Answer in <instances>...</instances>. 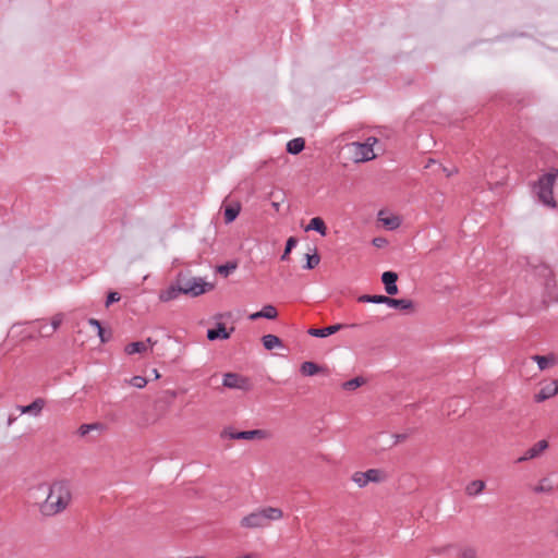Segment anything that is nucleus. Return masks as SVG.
<instances>
[{"label": "nucleus", "mask_w": 558, "mask_h": 558, "mask_svg": "<svg viewBox=\"0 0 558 558\" xmlns=\"http://www.w3.org/2000/svg\"><path fill=\"white\" fill-rule=\"evenodd\" d=\"M484 488H485V483L481 480H475V481H472L466 486V493L470 496H475V495L481 494L484 490Z\"/></svg>", "instance_id": "393cba45"}, {"label": "nucleus", "mask_w": 558, "mask_h": 558, "mask_svg": "<svg viewBox=\"0 0 558 558\" xmlns=\"http://www.w3.org/2000/svg\"><path fill=\"white\" fill-rule=\"evenodd\" d=\"M182 292L179 289L175 280L165 290H162L159 294V299L162 302H169L171 300L177 299Z\"/></svg>", "instance_id": "2eb2a0df"}, {"label": "nucleus", "mask_w": 558, "mask_h": 558, "mask_svg": "<svg viewBox=\"0 0 558 558\" xmlns=\"http://www.w3.org/2000/svg\"><path fill=\"white\" fill-rule=\"evenodd\" d=\"M175 282L179 286L182 294L190 296H198L204 294L206 291L214 289V284L206 282L199 277H190L187 274L180 271L175 278Z\"/></svg>", "instance_id": "7ed1b4c3"}, {"label": "nucleus", "mask_w": 558, "mask_h": 558, "mask_svg": "<svg viewBox=\"0 0 558 558\" xmlns=\"http://www.w3.org/2000/svg\"><path fill=\"white\" fill-rule=\"evenodd\" d=\"M383 478V472L378 469H369L366 472H355L352 475V481L357 484L359 487H364L369 482L379 483Z\"/></svg>", "instance_id": "6e6552de"}, {"label": "nucleus", "mask_w": 558, "mask_h": 558, "mask_svg": "<svg viewBox=\"0 0 558 558\" xmlns=\"http://www.w3.org/2000/svg\"><path fill=\"white\" fill-rule=\"evenodd\" d=\"M283 515L282 510L274 507H266L245 515L241 520V526L246 529L264 527L270 521L279 520Z\"/></svg>", "instance_id": "f03ea898"}, {"label": "nucleus", "mask_w": 558, "mask_h": 558, "mask_svg": "<svg viewBox=\"0 0 558 558\" xmlns=\"http://www.w3.org/2000/svg\"><path fill=\"white\" fill-rule=\"evenodd\" d=\"M398 274L391 270L385 271L381 275V282L384 283L385 291L388 295H396L399 292L398 286Z\"/></svg>", "instance_id": "9d476101"}, {"label": "nucleus", "mask_w": 558, "mask_h": 558, "mask_svg": "<svg viewBox=\"0 0 558 558\" xmlns=\"http://www.w3.org/2000/svg\"><path fill=\"white\" fill-rule=\"evenodd\" d=\"M236 263L228 262L223 265L217 267V272L220 275L228 277L233 270L236 269Z\"/></svg>", "instance_id": "7c9ffc66"}, {"label": "nucleus", "mask_w": 558, "mask_h": 558, "mask_svg": "<svg viewBox=\"0 0 558 558\" xmlns=\"http://www.w3.org/2000/svg\"><path fill=\"white\" fill-rule=\"evenodd\" d=\"M106 428L105 424L100 422H95L90 424H82L77 429V435L81 437H85L92 432L101 433Z\"/></svg>", "instance_id": "dca6fc26"}, {"label": "nucleus", "mask_w": 558, "mask_h": 558, "mask_svg": "<svg viewBox=\"0 0 558 558\" xmlns=\"http://www.w3.org/2000/svg\"><path fill=\"white\" fill-rule=\"evenodd\" d=\"M241 210V206L239 203L230 204L225 207L223 217L226 223H230L236 219Z\"/></svg>", "instance_id": "aec40b11"}, {"label": "nucleus", "mask_w": 558, "mask_h": 558, "mask_svg": "<svg viewBox=\"0 0 558 558\" xmlns=\"http://www.w3.org/2000/svg\"><path fill=\"white\" fill-rule=\"evenodd\" d=\"M222 385L230 389H239L243 391H248L252 389L250 378L238 373H226L223 375Z\"/></svg>", "instance_id": "423d86ee"}, {"label": "nucleus", "mask_w": 558, "mask_h": 558, "mask_svg": "<svg viewBox=\"0 0 558 558\" xmlns=\"http://www.w3.org/2000/svg\"><path fill=\"white\" fill-rule=\"evenodd\" d=\"M376 299H378V294H362L357 298L359 302L362 303H375L377 304Z\"/></svg>", "instance_id": "e433bc0d"}, {"label": "nucleus", "mask_w": 558, "mask_h": 558, "mask_svg": "<svg viewBox=\"0 0 558 558\" xmlns=\"http://www.w3.org/2000/svg\"><path fill=\"white\" fill-rule=\"evenodd\" d=\"M234 330L233 327L228 331L225 324L218 323L215 328H210L207 330V338L210 341L221 339L227 340L230 338L231 332Z\"/></svg>", "instance_id": "f8f14e48"}, {"label": "nucleus", "mask_w": 558, "mask_h": 558, "mask_svg": "<svg viewBox=\"0 0 558 558\" xmlns=\"http://www.w3.org/2000/svg\"><path fill=\"white\" fill-rule=\"evenodd\" d=\"M306 231H316L322 235H326L327 227L320 217H314L305 228Z\"/></svg>", "instance_id": "a211bd4d"}, {"label": "nucleus", "mask_w": 558, "mask_h": 558, "mask_svg": "<svg viewBox=\"0 0 558 558\" xmlns=\"http://www.w3.org/2000/svg\"><path fill=\"white\" fill-rule=\"evenodd\" d=\"M389 230H395L400 226V220L398 217H390L386 219H380Z\"/></svg>", "instance_id": "473e14b6"}, {"label": "nucleus", "mask_w": 558, "mask_h": 558, "mask_svg": "<svg viewBox=\"0 0 558 558\" xmlns=\"http://www.w3.org/2000/svg\"><path fill=\"white\" fill-rule=\"evenodd\" d=\"M15 421V417L10 416L8 420V425H11Z\"/></svg>", "instance_id": "de8ad7c7"}, {"label": "nucleus", "mask_w": 558, "mask_h": 558, "mask_svg": "<svg viewBox=\"0 0 558 558\" xmlns=\"http://www.w3.org/2000/svg\"><path fill=\"white\" fill-rule=\"evenodd\" d=\"M130 384L136 388H144L147 385V379L143 376H133Z\"/></svg>", "instance_id": "72a5a7b5"}, {"label": "nucleus", "mask_w": 558, "mask_h": 558, "mask_svg": "<svg viewBox=\"0 0 558 558\" xmlns=\"http://www.w3.org/2000/svg\"><path fill=\"white\" fill-rule=\"evenodd\" d=\"M372 243L376 247H383L387 243V240L384 238H374Z\"/></svg>", "instance_id": "58836bf2"}, {"label": "nucleus", "mask_w": 558, "mask_h": 558, "mask_svg": "<svg viewBox=\"0 0 558 558\" xmlns=\"http://www.w3.org/2000/svg\"><path fill=\"white\" fill-rule=\"evenodd\" d=\"M408 437H409V434H408V433H404V434H396V435H395V438H396L395 444H398V442H400V441H404V440H407V439H408Z\"/></svg>", "instance_id": "a19ab883"}, {"label": "nucleus", "mask_w": 558, "mask_h": 558, "mask_svg": "<svg viewBox=\"0 0 558 558\" xmlns=\"http://www.w3.org/2000/svg\"><path fill=\"white\" fill-rule=\"evenodd\" d=\"M272 207L278 211V210H279V207H280V204H279V203L274 202V203H272Z\"/></svg>", "instance_id": "a18cd8bd"}, {"label": "nucleus", "mask_w": 558, "mask_h": 558, "mask_svg": "<svg viewBox=\"0 0 558 558\" xmlns=\"http://www.w3.org/2000/svg\"><path fill=\"white\" fill-rule=\"evenodd\" d=\"M221 437H229L230 439L236 440H252V439H264L267 437V432L264 429H252L233 432L231 429H223Z\"/></svg>", "instance_id": "0eeeda50"}, {"label": "nucleus", "mask_w": 558, "mask_h": 558, "mask_svg": "<svg viewBox=\"0 0 558 558\" xmlns=\"http://www.w3.org/2000/svg\"><path fill=\"white\" fill-rule=\"evenodd\" d=\"M146 342H147V343H149V344H151V345H153V344H156V341H153V339H151V338H147Z\"/></svg>", "instance_id": "49530a36"}, {"label": "nucleus", "mask_w": 558, "mask_h": 558, "mask_svg": "<svg viewBox=\"0 0 558 558\" xmlns=\"http://www.w3.org/2000/svg\"><path fill=\"white\" fill-rule=\"evenodd\" d=\"M37 489L47 493L46 499L39 505V511L45 517L61 513L71 504L72 490L69 480L54 481L49 487L41 484Z\"/></svg>", "instance_id": "f257e3e1"}, {"label": "nucleus", "mask_w": 558, "mask_h": 558, "mask_svg": "<svg viewBox=\"0 0 558 558\" xmlns=\"http://www.w3.org/2000/svg\"><path fill=\"white\" fill-rule=\"evenodd\" d=\"M262 342L266 350H272L277 347H283L282 340L279 337L271 333L263 336Z\"/></svg>", "instance_id": "412c9836"}, {"label": "nucleus", "mask_w": 558, "mask_h": 558, "mask_svg": "<svg viewBox=\"0 0 558 558\" xmlns=\"http://www.w3.org/2000/svg\"><path fill=\"white\" fill-rule=\"evenodd\" d=\"M558 178V169H554L545 174H543L537 182L536 185V193L538 196V199L542 204L545 206L555 208L556 207V201L554 198V184L556 179Z\"/></svg>", "instance_id": "20e7f679"}, {"label": "nucleus", "mask_w": 558, "mask_h": 558, "mask_svg": "<svg viewBox=\"0 0 558 558\" xmlns=\"http://www.w3.org/2000/svg\"><path fill=\"white\" fill-rule=\"evenodd\" d=\"M300 372L304 376H314L320 372H325V368L319 366L315 362L306 361L301 364Z\"/></svg>", "instance_id": "f3484780"}, {"label": "nucleus", "mask_w": 558, "mask_h": 558, "mask_svg": "<svg viewBox=\"0 0 558 558\" xmlns=\"http://www.w3.org/2000/svg\"><path fill=\"white\" fill-rule=\"evenodd\" d=\"M88 324H89L90 326L95 327L96 329H100V330H101V326H102V325H101V323H100L98 319H96V318H89V319H88Z\"/></svg>", "instance_id": "79ce46f5"}, {"label": "nucleus", "mask_w": 558, "mask_h": 558, "mask_svg": "<svg viewBox=\"0 0 558 558\" xmlns=\"http://www.w3.org/2000/svg\"><path fill=\"white\" fill-rule=\"evenodd\" d=\"M452 174V171L447 170V177H450Z\"/></svg>", "instance_id": "09e8293b"}, {"label": "nucleus", "mask_w": 558, "mask_h": 558, "mask_svg": "<svg viewBox=\"0 0 558 558\" xmlns=\"http://www.w3.org/2000/svg\"><path fill=\"white\" fill-rule=\"evenodd\" d=\"M547 399H549V398L542 390H539L538 393L535 395V401L536 402H543V401H545Z\"/></svg>", "instance_id": "ea45409f"}, {"label": "nucleus", "mask_w": 558, "mask_h": 558, "mask_svg": "<svg viewBox=\"0 0 558 558\" xmlns=\"http://www.w3.org/2000/svg\"><path fill=\"white\" fill-rule=\"evenodd\" d=\"M306 263L303 265L304 269H314L320 262L319 254L315 251L314 254H305Z\"/></svg>", "instance_id": "cd10ccee"}, {"label": "nucleus", "mask_w": 558, "mask_h": 558, "mask_svg": "<svg viewBox=\"0 0 558 558\" xmlns=\"http://www.w3.org/2000/svg\"><path fill=\"white\" fill-rule=\"evenodd\" d=\"M547 448H548V441L545 439L539 440L533 447H531L524 453V456L518 458L517 462L521 463V462L527 461L530 459H534V458L538 457Z\"/></svg>", "instance_id": "ddd939ff"}, {"label": "nucleus", "mask_w": 558, "mask_h": 558, "mask_svg": "<svg viewBox=\"0 0 558 558\" xmlns=\"http://www.w3.org/2000/svg\"><path fill=\"white\" fill-rule=\"evenodd\" d=\"M459 558H477V551L473 547H465L461 550Z\"/></svg>", "instance_id": "f704fd0d"}, {"label": "nucleus", "mask_w": 558, "mask_h": 558, "mask_svg": "<svg viewBox=\"0 0 558 558\" xmlns=\"http://www.w3.org/2000/svg\"><path fill=\"white\" fill-rule=\"evenodd\" d=\"M146 350H147L146 342H143V341L131 342L124 349L125 353L129 355H132L135 353H143Z\"/></svg>", "instance_id": "b1692460"}, {"label": "nucleus", "mask_w": 558, "mask_h": 558, "mask_svg": "<svg viewBox=\"0 0 558 558\" xmlns=\"http://www.w3.org/2000/svg\"><path fill=\"white\" fill-rule=\"evenodd\" d=\"M298 244V239L295 236H290L287 242H286V247H284V251H283V254L281 255L280 259L282 262H288L290 260V253L291 251Z\"/></svg>", "instance_id": "bb28decb"}, {"label": "nucleus", "mask_w": 558, "mask_h": 558, "mask_svg": "<svg viewBox=\"0 0 558 558\" xmlns=\"http://www.w3.org/2000/svg\"><path fill=\"white\" fill-rule=\"evenodd\" d=\"M554 489L550 481L548 478H542L539 481V484L537 486L534 487V492L539 494V493H550L551 490Z\"/></svg>", "instance_id": "c756f323"}, {"label": "nucleus", "mask_w": 558, "mask_h": 558, "mask_svg": "<svg viewBox=\"0 0 558 558\" xmlns=\"http://www.w3.org/2000/svg\"><path fill=\"white\" fill-rule=\"evenodd\" d=\"M46 405V401L43 398L35 399L32 403L27 405H17L16 409L21 412V414H31L34 416H38L43 409Z\"/></svg>", "instance_id": "9b49d317"}, {"label": "nucleus", "mask_w": 558, "mask_h": 558, "mask_svg": "<svg viewBox=\"0 0 558 558\" xmlns=\"http://www.w3.org/2000/svg\"><path fill=\"white\" fill-rule=\"evenodd\" d=\"M541 390L545 395H547L548 398H551V397L558 395V388H557V386H555L554 381L546 384L545 386H543L541 388Z\"/></svg>", "instance_id": "2f4dec72"}, {"label": "nucleus", "mask_w": 558, "mask_h": 558, "mask_svg": "<svg viewBox=\"0 0 558 558\" xmlns=\"http://www.w3.org/2000/svg\"><path fill=\"white\" fill-rule=\"evenodd\" d=\"M375 143H377L376 137H368L364 143H352L350 147L353 153L354 161L365 162L374 159L376 157V154L374 153Z\"/></svg>", "instance_id": "39448f33"}, {"label": "nucleus", "mask_w": 558, "mask_h": 558, "mask_svg": "<svg viewBox=\"0 0 558 558\" xmlns=\"http://www.w3.org/2000/svg\"><path fill=\"white\" fill-rule=\"evenodd\" d=\"M366 383L365 378L362 377V376H357V377H354L350 380H347L342 384V388L344 390H355L356 388L361 387L362 385H364Z\"/></svg>", "instance_id": "a878e982"}, {"label": "nucleus", "mask_w": 558, "mask_h": 558, "mask_svg": "<svg viewBox=\"0 0 558 558\" xmlns=\"http://www.w3.org/2000/svg\"><path fill=\"white\" fill-rule=\"evenodd\" d=\"M260 312H262V317L265 319L271 320V319L277 318V316H278L277 308L271 304H267V305L263 306Z\"/></svg>", "instance_id": "c85d7f7f"}, {"label": "nucleus", "mask_w": 558, "mask_h": 558, "mask_svg": "<svg viewBox=\"0 0 558 558\" xmlns=\"http://www.w3.org/2000/svg\"><path fill=\"white\" fill-rule=\"evenodd\" d=\"M344 327H345V325H343V324H335V325H330V326H327L324 328H311V329H308L307 332L312 337L325 338V337H328V336H331V335L338 332L339 330L343 329Z\"/></svg>", "instance_id": "4468645a"}, {"label": "nucleus", "mask_w": 558, "mask_h": 558, "mask_svg": "<svg viewBox=\"0 0 558 558\" xmlns=\"http://www.w3.org/2000/svg\"><path fill=\"white\" fill-rule=\"evenodd\" d=\"M377 304H386L389 307L400 311H412L414 308L413 301L409 299H395L390 295L378 294Z\"/></svg>", "instance_id": "1a4fd4ad"}, {"label": "nucleus", "mask_w": 558, "mask_h": 558, "mask_svg": "<svg viewBox=\"0 0 558 558\" xmlns=\"http://www.w3.org/2000/svg\"><path fill=\"white\" fill-rule=\"evenodd\" d=\"M97 333L102 343L109 341L111 338V331H107L102 326H101V330L97 329Z\"/></svg>", "instance_id": "4c0bfd02"}, {"label": "nucleus", "mask_w": 558, "mask_h": 558, "mask_svg": "<svg viewBox=\"0 0 558 558\" xmlns=\"http://www.w3.org/2000/svg\"><path fill=\"white\" fill-rule=\"evenodd\" d=\"M63 320V314L58 313L51 318V326L49 331L40 330L41 337H50L53 335V332L60 327Z\"/></svg>", "instance_id": "4be33fe9"}, {"label": "nucleus", "mask_w": 558, "mask_h": 558, "mask_svg": "<svg viewBox=\"0 0 558 558\" xmlns=\"http://www.w3.org/2000/svg\"><path fill=\"white\" fill-rule=\"evenodd\" d=\"M553 381H554L555 386H557V388H558V379H555Z\"/></svg>", "instance_id": "8fccbe9b"}, {"label": "nucleus", "mask_w": 558, "mask_h": 558, "mask_svg": "<svg viewBox=\"0 0 558 558\" xmlns=\"http://www.w3.org/2000/svg\"><path fill=\"white\" fill-rule=\"evenodd\" d=\"M532 359L537 363L541 371L546 369L549 365L555 363V356L553 354L534 355Z\"/></svg>", "instance_id": "5701e85b"}, {"label": "nucleus", "mask_w": 558, "mask_h": 558, "mask_svg": "<svg viewBox=\"0 0 558 558\" xmlns=\"http://www.w3.org/2000/svg\"><path fill=\"white\" fill-rule=\"evenodd\" d=\"M40 330H44V331H46V332H47V331H49V330H50V327H49L47 324H44V325H40V326H39V331H40Z\"/></svg>", "instance_id": "c03bdc74"}, {"label": "nucleus", "mask_w": 558, "mask_h": 558, "mask_svg": "<svg viewBox=\"0 0 558 558\" xmlns=\"http://www.w3.org/2000/svg\"><path fill=\"white\" fill-rule=\"evenodd\" d=\"M121 296L117 291H110L106 299V307H109L111 304L120 301Z\"/></svg>", "instance_id": "c9c22d12"}, {"label": "nucleus", "mask_w": 558, "mask_h": 558, "mask_svg": "<svg viewBox=\"0 0 558 558\" xmlns=\"http://www.w3.org/2000/svg\"><path fill=\"white\" fill-rule=\"evenodd\" d=\"M305 148V140L296 137L287 143V151L291 155H298Z\"/></svg>", "instance_id": "6ab92c4d"}, {"label": "nucleus", "mask_w": 558, "mask_h": 558, "mask_svg": "<svg viewBox=\"0 0 558 558\" xmlns=\"http://www.w3.org/2000/svg\"><path fill=\"white\" fill-rule=\"evenodd\" d=\"M259 318H263V317H262V312H260V311L255 312V313H253V314H251V315L248 316V319H251V320H257V319H259Z\"/></svg>", "instance_id": "37998d69"}]
</instances>
